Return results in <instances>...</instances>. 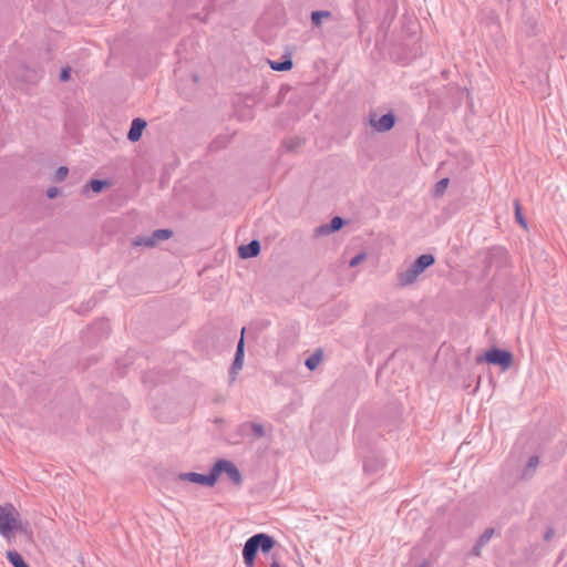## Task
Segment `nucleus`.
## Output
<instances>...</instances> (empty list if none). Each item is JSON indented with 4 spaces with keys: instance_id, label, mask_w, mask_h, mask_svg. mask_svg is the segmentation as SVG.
<instances>
[{
    "instance_id": "nucleus-34",
    "label": "nucleus",
    "mask_w": 567,
    "mask_h": 567,
    "mask_svg": "<svg viewBox=\"0 0 567 567\" xmlns=\"http://www.w3.org/2000/svg\"><path fill=\"white\" fill-rule=\"evenodd\" d=\"M270 567H281L280 564L276 560H274L271 564H270Z\"/></svg>"
},
{
    "instance_id": "nucleus-20",
    "label": "nucleus",
    "mask_w": 567,
    "mask_h": 567,
    "mask_svg": "<svg viewBox=\"0 0 567 567\" xmlns=\"http://www.w3.org/2000/svg\"><path fill=\"white\" fill-rule=\"evenodd\" d=\"M244 360H234L229 369L230 382L236 380L238 372L243 369Z\"/></svg>"
},
{
    "instance_id": "nucleus-12",
    "label": "nucleus",
    "mask_w": 567,
    "mask_h": 567,
    "mask_svg": "<svg viewBox=\"0 0 567 567\" xmlns=\"http://www.w3.org/2000/svg\"><path fill=\"white\" fill-rule=\"evenodd\" d=\"M348 221L341 216H334L330 223L321 224V236L340 230Z\"/></svg>"
},
{
    "instance_id": "nucleus-11",
    "label": "nucleus",
    "mask_w": 567,
    "mask_h": 567,
    "mask_svg": "<svg viewBox=\"0 0 567 567\" xmlns=\"http://www.w3.org/2000/svg\"><path fill=\"white\" fill-rule=\"evenodd\" d=\"M260 252V243L257 239H252L247 245H241L238 248V255L243 259H249L257 257Z\"/></svg>"
},
{
    "instance_id": "nucleus-16",
    "label": "nucleus",
    "mask_w": 567,
    "mask_h": 567,
    "mask_svg": "<svg viewBox=\"0 0 567 567\" xmlns=\"http://www.w3.org/2000/svg\"><path fill=\"white\" fill-rule=\"evenodd\" d=\"M7 559L13 567H29V565L24 561L21 554H19L16 550H8Z\"/></svg>"
},
{
    "instance_id": "nucleus-36",
    "label": "nucleus",
    "mask_w": 567,
    "mask_h": 567,
    "mask_svg": "<svg viewBox=\"0 0 567 567\" xmlns=\"http://www.w3.org/2000/svg\"><path fill=\"white\" fill-rule=\"evenodd\" d=\"M207 16H208V13L205 14V17L202 19V21H204V22L207 21Z\"/></svg>"
},
{
    "instance_id": "nucleus-33",
    "label": "nucleus",
    "mask_w": 567,
    "mask_h": 567,
    "mask_svg": "<svg viewBox=\"0 0 567 567\" xmlns=\"http://www.w3.org/2000/svg\"><path fill=\"white\" fill-rule=\"evenodd\" d=\"M313 236L319 237V226L313 229Z\"/></svg>"
},
{
    "instance_id": "nucleus-14",
    "label": "nucleus",
    "mask_w": 567,
    "mask_h": 567,
    "mask_svg": "<svg viewBox=\"0 0 567 567\" xmlns=\"http://www.w3.org/2000/svg\"><path fill=\"white\" fill-rule=\"evenodd\" d=\"M268 63H269V66L271 68V70L279 71V72L289 71L293 66L292 59H291L290 54L282 55L280 61L268 60Z\"/></svg>"
},
{
    "instance_id": "nucleus-21",
    "label": "nucleus",
    "mask_w": 567,
    "mask_h": 567,
    "mask_svg": "<svg viewBox=\"0 0 567 567\" xmlns=\"http://www.w3.org/2000/svg\"><path fill=\"white\" fill-rule=\"evenodd\" d=\"M306 367L311 371L319 367V349L315 350L312 354L306 360Z\"/></svg>"
},
{
    "instance_id": "nucleus-1",
    "label": "nucleus",
    "mask_w": 567,
    "mask_h": 567,
    "mask_svg": "<svg viewBox=\"0 0 567 567\" xmlns=\"http://www.w3.org/2000/svg\"><path fill=\"white\" fill-rule=\"evenodd\" d=\"M276 545L272 536L266 533H258L249 537L243 548V558L247 567H254L258 551L268 554Z\"/></svg>"
},
{
    "instance_id": "nucleus-31",
    "label": "nucleus",
    "mask_w": 567,
    "mask_h": 567,
    "mask_svg": "<svg viewBox=\"0 0 567 567\" xmlns=\"http://www.w3.org/2000/svg\"><path fill=\"white\" fill-rule=\"evenodd\" d=\"M319 20H320V17H319V10H313L311 12V22L315 27H319Z\"/></svg>"
},
{
    "instance_id": "nucleus-22",
    "label": "nucleus",
    "mask_w": 567,
    "mask_h": 567,
    "mask_svg": "<svg viewBox=\"0 0 567 567\" xmlns=\"http://www.w3.org/2000/svg\"><path fill=\"white\" fill-rule=\"evenodd\" d=\"M450 183V179L447 177H444L442 179H440L436 184H435V187H434V195L435 196H441L444 194L447 185Z\"/></svg>"
},
{
    "instance_id": "nucleus-17",
    "label": "nucleus",
    "mask_w": 567,
    "mask_h": 567,
    "mask_svg": "<svg viewBox=\"0 0 567 567\" xmlns=\"http://www.w3.org/2000/svg\"><path fill=\"white\" fill-rule=\"evenodd\" d=\"M132 247H134V248L135 247L153 248V247H155V245H154V241H153L151 235H142V236H136L132 240Z\"/></svg>"
},
{
    "instance_id": "nucleus-25",
    "label": "nucleus",
    "mask_w": 567,
    "mask_h": 567,
    "mask_svg": "<svg viewBox=\"0 0 567 567\" xmlns=\"http://www.w3.org/2000/svg\"><path fill=\"white\" fill-rule=\"evenodd\" d=\"M69 174V168L66 166H60L54 174V182L60 183L65 179Z\"/></svg>"
},
{
    "instance_id": "nucleus-2",
    "label": "nucleus",
    "mask_w": 567,
    "mask_h": 567,
    "mask_svg": "<svg viewBox=\"0 0 567 567\" xmlns=\"http://www.w3.org/2000/svg\"><path fill=\"white\" fill-rule=\"evenodd\" d=\"M435 257L432 254H423L419 256L410 266L398 272V284L401 287H406L414 284L417 277L423 274L429 267L434 265Z\"/></svg>"
},
{
    "instance_id": "nucleus-15",
    "label": "nucleus",
    "mask_w": 567,
    "mask_h": 567,
    "mask_svg": "<svg viewBox=\"0 0 567 567\" xmlns=\"http://www.w3.org/2000/svg\"><path fill=\"white\" fill-rule=\"evenodd\" d=\"M109 185H110V182L106 179L93 178L84 185L82 193L87 194L89 190H92L93 193L99 194V193L103 192V189L105 187H107Z\"/></svg>"
},
{
    "instance_id": "nucleus-28",
    "label": "nucleus",
    "mask_w": 567,
    "mask_h": 567,
    "mask_svg": "<svg viewBox=\"0 0 567 567\" xmlns=\"http://www.w3.org/2000/svg\"><path fill=\"white\" fill-rule=\"evenodd\" d=\"M539 464V458L536 455H533L528 458L527 465H526V472L527 471H534L537 465Z\"/></svg>"
},
{
    "instance_id": "nucleus-10",
    "label": "nucleus",
    "mask_w": 567,
    "mask_h": 567,
    "mask_svg": "<svg viewBox=\"0 0 567 567\" xmlns=\"http://www.w3.org/2000/svg\"><path fill=\"white\" fill-rule=\"evenodd\" d=\"M146 125H147V123L145 120H143L141 117L134 118L131 123V127L127 133V140L131 142L140 141Z\"/></svg>"
},
{
    "instance_id": "nucleus-37",
    "label": "nucleus",
    "mask_w": 567,
    "mask_h": 567,
    "mask_svg": "<svg viewBox=\"0 0 567 567\" xmlns=\"http://www.w3.org/2000/svg\"><path fill=\"white\" fill-rule=\"evenodd\" d=\"M320 355H321V361L323 360V351L321 350L320 352Z\"/></svg>"
},
{
    "instance_id": "nucleus-23",
    "label": "nucleus",
    "mask_w": 567,
    "mask_h": 567,
    "mask_svg": "<svg viewBox=\"0 0 567 567\" xmlns=\"http://www.w3.org/2000/svg\"><path fill=\"white\" fill-rule=\"evenodd\" d=\"M382 466L381 462H375L373 463L371 460L369 458H365L363 461V468L365 472L368 473H374L377 472L380 467Z\"/></svg>"
},
{
    "instance_id": "nucleus-26",
    "label": "nucleus",
    "mask_w": 567,
    "mask_h": 567,
    "mask_svg": "<svg viewBox=\"0 0 567 567\" xmlns=\"http://www.w3.org/2000/svg\"><path fill=\"white\" fill-rule=\"evenodd\" d=\"M301 145V140L298 137L290 138L285 142V146L288 151H295Z\"/></svg>"
},
{
    "instance_id": "nucleus-32",
    "label": "nucleus",
    "mask_w": 567,
    "mask_h": 567,
    "mask_svg": "<svg viewBox=\"0 0 567 567\" xmlns=\"http://www.w3.org/2000/svg\"><path fill=\"white\" fill-rule=\"evenodd\" d=\"M328 17H330V12H329V11H326V10H321V20H322L323 18H328Z\"/></svg>"
},
{
    "instance_id": "nucleus-30",
    "label": "nucleus",
    "mask_w": 567,
    "mask_h": 567,
    "mask_svg": "<svg viewBox=\"0 0 567 567\" xmlns=\"http://www.w3.org/2000/svg\"><path fill=\"white\" fill-rule=\"evenodd\" d=\"M59 194H60V189L58 187H49L47 190V196L50 199L58 197Z\"/></svg>"
},
{
    "instance_id": "nucleus-3",
    "label": "nucleus",
    "mask_w": 567,
    "mask_h": 567,
    "mask_svg": "<svg viewBox=\"0 0 567 567\" xmlns=\"http://www.w3.org/2000/svg\"><path fill=\"white\" fill-rule=\"evenodd\" d=\"M478 362L485 361L488 364L498 365L506 371L513 363V354L508 350L493 347L488 349L482 357L477 358Z\"/></svg>"
},
{
    "instance_id": "nucleus-6",
    "label": "nucleus",
    "mask_w": 567,
    "mask_h": 567,
    "mask_svg": "<svg viewBox=\"0 0 567 567\" xmlns=\"http://www.w3.org/2000/svg\"><path fill=\"white\" fill-rule=\"evenodd\" d=\"M396 123V116L392 111L383 114L380 117H377L375 113H371L369 115V124L371 127L379 133H385L391 131Z\"/></svg>"
},
{
    "instance_id": "nucleus-5",
    "label": "nucleus",
    "mask_w": 567,
    "mask_h": 567,
    "mask_svg": "<svg viewBox=\"0 0 567 567\" xmlns=\"http://www.w3.org/2000/svg\"><path fill=\"white\" fill-rule=\"evenodd\" d=\"M14 507L12 505L0 506V534L3 536L9 535L11 532L18 529V520L14 517Z\"/></svg>"
},
{
    "instance_id": "nucleus-24",
    "label": "nucleus",
    "mask_w": 567,
    "mask_h": 567,
    "mask_svg": "<svg viewBox=\"0 0 567 567\" xmlns=\"http://www.w3.org/2000/svg\"><path fill=\"white\" fill-rule=\"evenodd\" d=\"M515 218H516V221L522 227L527 228V221H526V219L523 216V213H522V209H520V206H519L518 202H515Z\"/></svg>"
},
{
    "instance_id": "nucleus-7",
    "label": "nucleus",
    "mask_w": 567,
    "mask_h": 567,
    "mask_svg": "<svg viewBox=\"0 0 567 567\" xmlns=\"http://www.w3.org/2000/svg\"><path fill=\"white\" fill-rule=\"evenodd\" d=\"M177 478L183 482H190L198 485L213 487L216 484L214 466L208 474H199L196 472L179 473Z\"/></svg>"
},
{
    "instance_id": "nucleus-19",
    "label": "nucleus",
    "mask_w": 567,
    "mask_h": 567,
    "mask_svg": "<svg viewBox=\"0 0 567 567\" xmlns=\"http://www.w3.org/2000/svg\"><path fill=\"white\" fill-rule=\"evenodd\" d=\"M245 331H246V328H243L241 329V337H240V339H239V341L237 343V348H236L234 360H244V357H245V339H244Z\"/></svg>"
},
{
    "instance_id": "nucleus-29",
    "label": "nucleus",
    "mask_w": 567,
    "mask_h": 567,
    "mask_svg": "<svg viewBox=\"0 0 567 567\" xmlns=\"http://www.w3.org/2000/svg\"><path fill=\"white\" fill-rule=\"evenodd\" d=\"M71 78V68L66 66V68H63L60 72V80L62 82H66L69 81Z\"/></svg>"
},
{
    "instance_id": "nucleus-27",
    "label": "nucleus",
    "mask_w": 567,
    "mask_h": 567,
    "mask_svg": "<svg viewBox=\"0 0 567 567\" xmlns=\"http://www.w3.org/2000/svg\"><path fill=\"white\" fill-rule=\"evenodd\" d=\"M367 257V255L364 252H360V254H357L354 257H352L350 260H349V266L350 267H355L358 266L362 260H364Z\"/></svg>"
},
{
    "instance_id": "nucleus-13",
    "label": "nucleus",
    "mask_w": 567,
    "mask_h": 567,
    "mask_svg": "<svg viewBox=\"0 0 567 567\" xmlns=\"http://www.w3.org/2000/svg\"><path fill=\"white\" fill-rule=\"evenodd\" d=\"M111 328L106 319L95 321L90 328L89 332L95 334L99 339L105 338L110 334Z\"/></svg>"
},
{
    "instance_id": "nucleus-8",
    "label": "nucleus",
    "mask_w": 567,
    "mask_h": 567,
    "mask_svg": "<svg viewBox=\"0 0 567 567\" xmlns=\"http://www.w3.org/2000/svg\"><path fill=\"white\" fill-rule=\"evenodd\" d=\"M237 434L240 436V437H246L248 436L249 434H251L254 436V439H261L265 436L266 432H265V427L262 424L260 423H256V422H244L241 424L238 425L237 427Z\"/></svg>"
},
{
    "instance_id": "nucleus-18",
    "label": "nucleus",
    "mask_w": 567,
    "mask_h": 567,
    "mask_svg": "<svg viewBox=\"0 0 567 567\" xmlns=\"http://www.w3.org/2000/svg\"><path fill=\"white\" fill-rule=\"evenodd\" d=\"M152 239L154 241V245L158 241L167 240L173 236V231L171 229H156L152 234Z\"/></svg>"
},
{
    "instance_id": "nucleus-4",
    "label": "nucleus",
    "mask_w": 567,
    "mask_h": 567,
    "mask_svg": "<svg viewBox=\"0 0 567 567\" xmlns=\"http://www.w3.org/2000/svg\"><path fill=\"white\" fill-rule=\"evenodd\" d=\"M214 472L216 476V482L218 481L219 476L223 473H226L229 480L237 486L241 485L243 483V475L240 471L237 468V466L225 458H220L214 464Z\"/></svg>"
},
{
    "instance_id": "nucleus-9",
    "label": "nucleus",
    "mask_w": 567,
    "mask_h": 567,
    "mask_svg": "<svg viewBox=\"0 0 567 567\" xmlns=\"http://www.w3.org/2000/svg\"><path fill=\"white\" fill-rule=\"evenodd\" d=\"M494 533H495L494 528H486L484 530V533L478 537V539L476 540L475 545L473 546V548L471 549L468 555L473 556V557H480L483 547L488 544V542L493 537Z\"/></svg>"
},
{
    "instance_id": "nucleus-35",
    "label": "nucleus",
    "mask_w": 567,
    "mask_h": 567,
    "mask_svg": "<svg viewBox=\"0 0 567 567\" xmlns=\"http://www.w3.org/2000/svg\"><path fill=\"white\" fill-rule=\"evenodd\" d=\"M550 537V532H547L545 538L548 539Z\"/></svg>"
}]
</instances>
